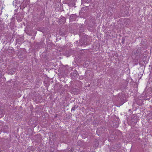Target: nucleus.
Listing matches in <instances>:
<instances>
[{"label":"nucleus","instance_id":"nucleus-1","mask_svg":"<svg viewBox=\"0 0 152 152\" xmlns=\"http://www.w3.org/2000/svg\"><path fill=\"white\" fill-rule=\"evenodd\" d=\"M79 44L80 45L83 46L86 45L87 43L86 41L83 39H81L79 40Z\"/></svg>","mask_w":152,"mask_h":152},{"label":"nucleus","instance_id":"nucleus-2","mask_svg":"<svg viewBox=\"0 0 152 152\" xmlns=\"http://www.w3.org/2000/svg\"><path fill=\"white\" fill-rule=\"evenodd\" d=\"M28 4V1H27L24 0L21 4V7H22L23 9L27 6Z\"/></svg>","mask_w":152,"mask_h":152},{"label":"nucleus","instance_id":"nucleus-3","mask_svg":"<svg viewBox=\"0 0 152 152\" xmlns=\"http://www.w3.org/2000/svg\"><path fill=\"white\" fill-rule=\"evenodd\" d=\"M66 21V19L63 17H61L60 18L59 22L61 23H64Z\"/></svg>","mask_w":152,"mask_h":152},{"label":"nucleus","instance_id":"nucleus-4","mask_svg":"<svg viewBox=\"0 0 152 152\" xmlns=\"http://www.w3.org/2000/svg\"><path fill=\"white\" fill-rule=\"evenodd\" d=\"M104 130V129L102 128H98L97 129L96 132L97 133H98L99 134L101 133L102 132L103 130Z\"/></svg>","mask_w":152,"mask_h":152},{"label":"nucleus","instance_id":"nucleus-5","mask_svg":"<svg viewBox=\"0 0 152 152\" xmlns=\"http://www.w3.org/2000/svg\"><path fill=\"white\" fill-rule=\"evenodd\" d=\"M75 17V16L74 15H71L70 18V20H71L73 21L75 19V18H74Z\"/></svg>","mask_w":152,"mask_h":152},{"label":"nucleus","instance_id":"nucleus-6","mask_svg":"<svg viewBox=\"0 0 152 152\" xmlns=\"http://www.w3.org/2000/svg\"><path fill=\"white\" fill-rule=\"evenodd\" d=\"M13 5L15 6H16L17 5H16V0H15V1H13Z\"/></svg>","mask_w":152,"mask_h":152},{"label":"nucleus","instance_id":"nucleus-7","mask_svg":"<svg viewBox=\"0 0 152 152\" xmlns=\"http://www.w3.org/2000/svg\"><path fill=\"white\" fill-rule=\"evenodd\" d=\"M75 105L74 107H72V108L71 109V111H75Z\"/></svg>","mask_w":152,"mask_h":152},{"label":"nucleus","instance_id":"nucleus-8","mask_svg":"<svg viewBox=\"0 0 152 152\" xmlns=\"http://www.w3.org/2000/svg\"><path fill=\"white\" fill-rule=\"evenodd\" d=\"M118 124H116L115 125H113V127H114L117 128V127H118Z\"/></svg>","mask_w":152,"mask_h":152},{"label":"nucleus","instance_id":"nucleus-9","mask_svg":"<svg viewBox=\"0 0 152 152\" xmlns=\"http://www.w3.org/2000/svg\"><path fill=\"white\" fill-rule=\"evenodd\" d=\"M28 149H30V150H31V151H34V148H33L32 147H29V148H28Z\"/></svg>","mask_w":152,"mask_h":152},{"label":"nucleus","instance_id":"nucleus-10","mask_svg":"<svg viewBox=\"0 0 152 152\" xmlns=\"http://www.w3.org/2000/svg\"><path fill=\"white\" fill-rule=\"evenodd\" d=\"M10 70H9V72H8V73L10 74L11 75H12V74H13V72H12Z\"/></svg>","mask_w":152,"mask_h":152},{"label":"nucleus","instance_id":"nucleus-11","mask_svg":"<svg viewBox=\"0 0 152 152\" xmlns=\"http://www.w3.org/2000/svg\"><path fill=\"white\" fill-rule=\"evenodd\" d=\"M17 20L18 21H21L22 20L21 18L19 19H18V18L17 19Z\"/></svg>","mask_w":152,"mask_h":152},{"label":"nucleus","instance_id":"nucleus-12","mask_svg":"<svg viewBox=\"0 0 152 152\" xmlns=\"http://www.w3.org/2000/svg\"><path fill=\"white\" fill-rule=\"evenodd\" d=\"M136 51H135L134 53V54H135V53H136Z\"/></svg>","mask_w":152,"mask_h":152}]
</instances>
